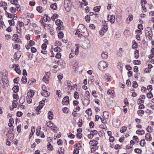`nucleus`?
I'll list each match as a JSON object with an SVG mask.
<instances>
[{
  "mask_svg": "<svg viewBox=\"0 0 154 154\" xmlns=\"http://www.w3.org/2000/svg\"><path fill=\"white\" fill-rule=\"evenodd\" d=\"M21 125H19L17 127V131L19 133L21 132Z\"/></svg>",
  "mask_w": 154,
  "mask_h": 154,
  "instance_id": "69168bd1",
  "label": "nucleus"
},
{
  "mask_svg": "<svg viewBox=\"0 0 154 154\" xmlns=\"http://www.w3.org/2000/svg\"><path fill=\"white\" fill-rule=\"evenodd\" d=\"M85 112L89 116H91L92 114V112L91 111V109L90 108L88 109H87L86 111Z\"/></svg>",
  "mask_w": 154,
  "mask_h": 154,
  "instance_id": "c756f323",
  "label": "nucleus"
},
{
  "mask_svg": "<svg viewBox=\"0 0 154 154\" xmlns=\"http://www.w3.org/2000/svg\"><path fill=\"white\" fill-rule=\"evenodd\" d=\"M137 103L138 104H143L144 101L140 99L138 100Z\"/></svg>",
  "mask_w": 154,
  "mask_h": 154,
  "instance_id": "e2e57ef3",
  "label": "nucleus"
},
{
  "mask_svg": "<svg viewBox=\"0 0 154 154\" xmlns=\"http://www.w3.org/2000/svg\"><path fill=\"white\" fill-rule=\"evenodd\" d=\"M136 133L138 134L143 135L144 134V131L143 130H137L136 131Z\"/></svg>",
  "mask_w": 154,
  "mask_h": 154,
  "instance_id": "f704fd0d",
  "label": "nucleus"
},
{
  "mask_svg": "<svg viewBox=\"0 0 154 154\" xmlns=\"http://www.w3.org/2000/svg\"><path fill=\"white\" fill-rule=\"evenodd\" d=\"M146 130L148 132L151 133L152 132L153 129L151 126H148Z\"/></svg>",
  "mask_w": 154,
  "mask_h": 154,
  "instance_id": "5701e85b",
  "label": "nucleus"
},
{
  "mask_svg": "<svg viewBox=\"0 0 154 154\" xmlns=\"http://www.w3.org/2000/svg\"><path fill=\"white\" fill-rule=\"evenodd\" d=\"M89 27L92 29H94L95 28V26L94 24H91L89 25Z\"/></svg>",
  "mask_w": 154,
  "mask_h": 154,
  "instance_id": "774afa93",
  "label": "nucleus"
},
{
  "mask_svg": "<svg viewBox=\"0 0 154 154\" xmlns=\"http://www.w3.org/2000/svg\"><path fill=\"white\" fill-rule=\"evenodd\" d=\"M133 19V16L132 15L130 14L128 15V16L127 19V21L129 20V21H131Z\"/></svg>",
  "mask_w": 154,
  "mask_h": 154,
  "instance_id": "72a5a7b5",
  "label": "nucleus"
},
{
  "mask_svg": "<svg viewBox=\"0 0 154 154\" xmlns=\"http://www.w3.org/2000/svg\"><path fill=\"white\" fill-rule=\"evenodd\" d=\"M6 77L4 75L3 73L0 72V81L2 80V81H6L7 82Z\"/></svg>",
  "mask_w": 154,
  "mask_h": 154,
  "instance_id": "9b49d317",
  "label": "nucleus"
},
{
  "mask_svg": "<svg viewBox=\"0 0 154 154\" xmlns=\"http://www.w3.org/2000/svg\"><path fill=\"white\" fill-rule=\"evenodd\" d=\"M64 7L67 11H69L71 10L72 8V4L71 2L68 0H65L64 4Z\"/></svg>",
  "mask_w": 154,
  "mask_h": 154,
  "instance_id": "39448f33",
  "label": "nucleus"
},
{
  "mask_svg": "<svg viewBox=\"0 0 154 154\" xmlns=\"http://www.w3.org/2000/svg\"><path fill=\"white\" fill-rule=\"evenodd\" d=\"M137 47V44L135 40L133 41V45L132 47L133 48L135 49Z\"/></svg>",
  "mask_w": 154,
  "mask_h": 154,
  "instance_id": "393cba45",
  "label": "nucleus"
},
{
  "mask_svg": "<svg viewBox=\"0 0 154 154\" xmlns=\"http://www.w3.org/2000/svg\"><path fill=\"white\" fill-rule=\"evenodd\" d=\"M18 38V35L16 34H14L13 36L12 40L14 41V42H15V41H16V40L17 39V38Z\"/></svg>",
  "mask_w": 154,
  "mask_h": 154,
  "instance_id": "3c124183",
  "label": "nucleus"
},
{
  "mask_svg": "<svg viewBox=\"0 0 154 154\" xmlns=\"http://www.w3.org/2000/svg\"><path fill=\"white\" fill-rule=\"evenodd\" d=\"M78 149V148H75L73 151V153L74 154H78L79 153V149Z\"/></svg>",
  "mask_w": 154,
  "mask_h": 154,
  "instance_id": "338daca9",
  "label": "nucleus"
},
{
  "mask_svg": "<svg viewBox=\"0 0 154 154\" xmlns=\"http://www.w3.org/2000/svg\"><path fill=\"white\" fill-rule=\"evenodd\" d=\"M48 118L50 120H52L53 118L54 115L53 113L52 112L49 111L48 112Z\"/></svg>",
  "mask_w": 154,
  "mask_h": 154,
  "instance_id": "412c9836",
  "label": "nucleus"
},
{
  "mask_svg": "<svg viewBox=\"0 0 154 154\" xmlns=\"http://www.w3.org/2000/svg\"><path fill=\"white\" fill-rule=\"evenodd\" d=\"M146 142L144 139L140 141V145L142 146H144Z\"/></svg>",
  "mask_w": 154,
  "mask_h": 154,
  "instance_id": "ea45409f",
  "label": "nucleus"
},
{
  "mask_svg": "<svg viewBox=\"0 0 154 154\" xmlns=\"http://www.w3.org/2000/svg\"><path fill=\"white\" fill-rule=\"evenodd\" d=\"M21 56V53L20 51H17L15 53L14 55V58L18 60Z\"/></svg>",
  "mask_w": 154,
  "mask_h": 154,
  "instance_id": "4468645a",
  "label": "nucleus"
},
{
  "mask_svg": "<svg viewBox=\"0 0 154 154\" xmlns=\"http://www.w3.org/2000/svg\"><path fill=\"white\" fill-rule=\"evenodd\" d=\"M133 87L134 88H136L138 86V84L136 81L133 82Z\"/></svg>",
  "mask_w": 154,
  "mask_h": 154,
  "instance_id": "603ef678",
  "label": "nucleus"
},
{
  "mask_svg": "<svg viewBox=\"0 0 154 154\" xmlns=\"http://www.w3.org/2000/svg\"><path fill=\"white\" fill-rule=\"evenodd\" d=\"M58 17V15L56 14H54L53 16L51 17V19L53 21H54Z\"/></svg>",
  "mask_w": 154,
  "mask_h": 154,
  "instance_id": "79ce46f5",
  "label": "nucleus"
},
{
  "mask_svg": "<svg viewBox=\"0 0 154 154\" xmlns=\"http://www.w3.org/2000/svg\"><path fill=\"white\" fill-rule=\"evenodd\" d=\"M16 8L14 7H11V11L12 13H15L17 11H19L20 10V6L19 5H17L15 6Z\"/></svg>",
  "mask_w": 154,
  "mask_h": 154,
  "instance_id": "6e6552de",
  "label": "nucleus"
},
{
  "mask_svg": "<svg viewBox=\"0 0 154 154\" xmlns=\"http://www.w3.org/2000/svg\"><path fill=\"white\" fill-rule=\"evenodd\" d=\"M144 113V111L143 110H138L137 111V114L140 116H142Z\"/></svg>",
  "mask_w": 154,
  "mask_h": 154,
  "instance_id": "e433bc0d",
  "label": "nucleus"
},
{
  "mask_svg": "<svg viewBox=\"0 0 154 154\" xmlns=\"http://www.w3.org/2000/svg\"><path fill=\"white\" fill-rule=\"evenodd\" d=\"M101 56L103 59H106L107 58V54L105 53H103L101 54Z\"/></svg>",
  "mask_w": 154,
  "mask_h": 154,
  "instance_id": "c9c22d12",
  "label": "nucleus"
},
{
  "mask_svg": "<svg viewBox=\"0 0 154 154\" xmlns=\"http://www.w3.org/2000/svg\"><path fill=\"white\" fill-rule=\"evenodd\" d=\"M81 98L82 100L83 104L85 106H87L90 103V99L86 98L84 96L81 97Z\"/></svg>",
  "mask_w": 154,
  "mask_h": 154,
  "instance_id": "423d86ee",
  "label": "nucleus"
},
{
  "mask_svg": "<svg viewBox=\"0 0 154 154\" xmlns=\"http://www.w3.org/2000/svg\"><path fill=\"white\" fill-rule=\"evenodd\" d=\"M107 67V63L104 61H101L98 63V68L101 71H103L106 70Z\"/></svg>",
  "mask_w": 154,
  "mask_h": 154,
  "instance_id": "f03ea898",
  "label": "nucleus"
},
{
  "mask_svg": "<svg viewBox=\"0 0 154 154\" xmlns=\"http://www.w3.org/2000/svg\"><path fill=\"white\" fill-rule=\"evenodd\" d=\"M78 44L75 45V47L74 51V54L76 55H77L79 53V47L78 46Z\"/></svg>",
  "mask_w": 154,
  "mask_h": 154,
  "instance_id": "aec40b11",
  "label": "nucleus"
},
{
  "mask_svg": "<svg viewBox=\"0 0 154 154\" xmlns=\"http://www.w3.org/2000/svg\"><path fill=\"white\" fill-rule=\"evenodd\" d=\"M47 46V45L45 43H44L42 45L41 47L42 49L44 50H46Z\"/></svg>",
  "mask_w": 154,
  "mask_h": 154,
  "instance_id": "0e129e2a",
  "label": "nucleus"
},
{
  "mask_svg": "<svg viewBox=\"0 0 154 154\" xmlns=\"http://www.w3.org/2000/svg\"><path fill=\"white\" fill-rule=\"evenodd\" d=\"M86 98L90 99V93L88 91H86L85 92V96Z\"/></svg>",
  "mask_w": 154,
  "mask_h": 154,
  "instance_id": "cd10ccee",
  "label": "nucleus"
},
{
  "mask_svg": "<svg viewBox=\"0 0 154 154\" xmlns=\"http://www.w3.org/2000/svg\"><path fill=\"white\" fill-rule=\"evenodd\" d=\"M8 22L10 26H13L14 25V19H12L11 20H9Z\"/></svg>",
  "mask_w": 154,
  "mask_h": 154,
  "instance_id": "58836bf2",
  "label": "nucleus"
},
{
  "mask_svg": "<svg viewBox=\"0 0 154 154\" xmlns=\"http://www.w3.org/2000/svg\"><path fill=\"white\" fill-rule=\"evenodd\" d=\"M100 8V6H96V7H95L94 8V10L96 12H98Z\"/></svg>",
  "mask_w": 154,
  "mask_h": 154,
  "instance_id": "a18cd8bd",
  "label": "nucleus"
},
{
  "mask_svg": "<svg viewBox=\"0 0 154 154\" xmlns=\"http://www.w3.org/2000/svg\"><path fill=\"white\" fill-rule=\"evenodd\" d=\"M135 152L137 153L140 154L142 152V150L139 149H134Z\"/></svg>",
  "mask_w": 154,
  "mask_h": 154,
  "instance_id": "4d7b16f0",
  "label": "nucleus"
},
{
  "mask_svg": "<svg viewBox=\"0 0 154 154\" xmlns=\"http://www.w3.org/2000/svg\"><path fill=\"white\" fill-rule=\"evenodd\" d=\"M74 97L75 98L76 100L79 98V94L77 91H75L74 93Z\"/></svg>",
  "mask_w": 154,
  "mask_h": 154,
  "instance_id": "bb28decb",
  "label": "nucleus"
},
{
  "mask_svg": "<svg viewBox=\"0 0 154 154\" xmlns=\"http://www.w3.org/2000/svg\"><path fill=\"white\" fill-rule=\"evenodd\" d=\"M127 130V127L126 126H123L122 127L121 129L120 130V132L122 133H123L124 132L126 131Z\"/></svg>",
  "mask_w": 154,
  "mask_h": 154,
  "instance_id": "4c0bfd02",
  "label": "nucleus"
},
{
  "mask_svg": "<svg viewBox=\"0 0 154 154\" xmlns=\"http://www.w3.org/2000/svg\"><path fill=\"white\" fill-rule=\"evenodd\" d=\"M46 124L48 127H49L51 128H52L53 129H54L53 128H57L55 125L53 123L51 122H47Z\"/></svg>",
  "mask_w": 154,
  "mask_h": 154,
  "instance_id": "ddd939ff",
  "label": "nucleus"
},
{
  "mask_svg": "<svg viewBox=\"0 0 154 154\" xmlns=\"http://www.w3.org/2000/svg\"><path fill=\"white\" fill-rule=\"evenodd\" d=\"M17 105V100H14L12 103V106L14 108H16Z\"/></svg>",
  "mask_w": 154,
  "mask_h": 154,
  "instance_id": "2f4dec72",
  "label": "nucleus"
},
{
  "mask_svg": "<svg viewBox=\"0 0 154 154\" xmlns=\"http://www.w3.org/2000/svg\"><path fill=\"white\" fill-rule=\"evenodd\" d=\"M113 125L115 127H119L120 124V121L119 120L116 119L113 123Z\"/></svg>",
  "mask_w": 154,
  "mask_h": 154,
  "instance_id": "dca6fc26",
  "label": "nucleus"
},
{
  "mask_svg": "<svg viewBox=\"0 0 154 154\" xmlns=\"http://www.w3.org/2000/svg\"><path fill=\"white\" fill-rule=\"evenodd\" d=\"M69 97L68 96L65 97L63 99L62 103L63 105H67L69 103Z\"/></svg>",
  "mask_w": 154,
  "mask_h": 154,
  "instance_id": "9d476101",
  "label": "nucleus"
},
{
  "mask_svg": "<svg viewBox=\"0 0 154 154\" xmlns=\"http://www.w3.org/2000/svg\"><path fill=\"white\" fill-rule=\"evenodd\" d=\"M108 29V27L106 25H104L102 29V30L104 31V32H106Z\"/></svg>",
  "mask_w": 154,
  "mask_h": 154,
  "instance_id": "37998d69",
  "label": "nucleus"
},
{
  "mask_svg": "<svg viewBox=\"0 0 154 154\" xmlns=\"http://www.w3.org/2000/svg\"><path fill=\"white\" fill-rule=\"evenodd\" d=\"M67 85L68 87L69 90H71L72 89V86L70 81H67Z\"/></svg>",
  "mask_w": 154,
  "mask_h": 154,
  "instance_id": "4be33fe9",
  "label": "nucleus"
},
{
  "mask_svg": "<svg viewBox=\"0 0 154 154\" xmlns=\"http://www.w3.org/2000/svg\"><path fill=\"white\" fill-rule=\"evenodd\" d=\"M12 67H15V70L16 72L19 74H21V71L20 69L19 66L18 64H14L12 66Z\"/></svg>",
  "mask_w": 154,
  "mask_h": 154,
  "instance_id": "1a4fd4ad",
  "label": "nucleus"
},
{
  "mask_svg": "<svg viewBox=\"0 0 154 154\" xmlns=\"http://www.w3.org/2000/svg\"><path fill=\"white\" fill-rule=\"evenodd\" d=\"M114 93V91L112 90H109L107 91V94L108 95H112Z\"/></svg>",
  "mask_w": 154,
  "mask_h": 154,
  "instance_id": "a19ab883",
  "label": "nucleus"
},
{
  "mask_svg": "<svg viewBox=\"0 0 154 154\" xmlns=\"http://www.w3.org/2000/svg\"><path fill=\"white\" fill-rule=\"evenodd\" d=\"M28 44L29 46L31 47L35 44V42L32 40H31L29 41Z\"/></svg>",
  "mask_w": 154,
  "mask_h": 154,
  "instance_id": "8fccbe9b",
  "label": "nucleus"
},
{
  "mask_svg": "<svg viewBox=\"0 0 154 154\" xmlns=\"http://www.w3.org/2000/svg\"><path fill=\"white\" fill-rule=\"evenodd\" d=\"M18 25L17 26H19L20 27H21L23 26L24 24L22 22H20V21H18Z\"/></svg>",
  "mask_w": 154,
  "mask_h": 154,
  "instance_id": "6e6d98bb",
  "label": "nucleus"
},
{
  "mask_svg": "<svg viewBox=\"0 0 154 154\" xmlns=\"http://www.w3.org/2000/svg\"><path fill=\"white\" fill-rule=\"evenodd\" d=\"M64 29V27L62 25H58V26L57 27V29L58 30H63Z\"/></svg>",
  "mask_w": 154,
  "mask_h": 154,
  "instance_id": "09e8293b",
  "label": "nucleus"
},
{
  "mask_svg": "<svg viewBox=\"0 0 154 154\" xmlns=\"http://www.w3.org/2000/svg\"><path fill=\"white\" fill-rule=\"evenodd\" d=\"M75 35L81 37L82 36L85 37H88L89 36L88 32L85 26L82 24H80L76 30Z\"/></svg>",
  "mask_w": 154,
  "mask_h": 154,
  "instance_id": "f257e3e1",
  "label": "nucleus"
},
{
  "mask_svg": "<svg viewBox=\"0 0 154 154\" xmlns=\"http://www.w3.org/2000/svg\"><path fill=\"white\" fill-rule=\"evenodd\" d=\"M11 2L12 4L15 5V6H16L17 5H19L17 4V1L15 0H11Z\"/></svg>",
  "mask_w": 154,
  "mask_h": 154,
  "instance_id": "de8ad7c7",
  "label": "nucleus"
},
{
  "mask_svg": "<svg viewBox=\"0 0 154 154\" xmlns=\"http://www.w3.org/2000/svg\"><path fill=\"white\" fill-rule=\"evenodd\" d=\"M0 4L3 7V8H4V10L5 11H6L7 8L6 7V6L7 5V3L5 2L2 1L0 2Z\"/></svg>",
  "mask_w": 154,
  "mask_h": 154,
  "instance_id": "6ab92c4d",
  "label": "nucleus"
},
{
  "mask_svg": "<svg viewBox=\"0 0 154 154\" xmlns=\"http://www.w3.org/2000/svg\"><path fill=\"white\" fill-rule=\"evenodd\" d=\"M139 57V51H138L136 50L134 52V58L136 59H137Z\"/></svg>",
  "mask_w": 154,
  "mask_h": 154,
  "instance_id": "7c9ffc66",
  "label": "nucleus"
},
{
  "mask_svg": "<svg viewBox=\"0 0 154 154\" xmlns=\"http://www.w3.org/2000/svg\"><path fill=\"white\" fill-rule=\"evenodd\" d=\"M146 3V0H141V4L143 11L144 12L146 11V8L145 7V5Z\"/></svg>",
  "mask_w": 154,
  "mask_h": 154,
  "instance_id": "f8f14e48",
  "label": "nucleus"
},
{
  "mask_svg": "<svg viewBox=\"0 0 154 154\" xmlns=\"http://www.w3.org/2000/svg\"><path fill=\"white\" fill-rule=\"evenodd\" d=\"M85 19L86 21H87L88 22H89L90 20V17L89 16L87 15L85 17Z\"/></svg>",
  "mask_w": 154,
  "mask_h": 154,
  "instance_id": "bf43d9fd",
  "label": "nucleus"
},
{
  "mask_svg": "<svg viewBox=\"0 0 154 154\" xmlns=\"http://www.w3.org/2000/svg\"><path fill=\"white\" fill-rule=\"evenodd\" d=\"M41 129V127L40 126H39L38 127L37 129V132L36 133V134L37 136H40V132H38V131H40Z\"/></svg>",
  "mask_w": 154,
  "mask_h": 154,
  "instance_id": "864d4df0",
  "label": "nucleus"
},
{
  "mask_svg": "<svg viewBox=\"0 0 154 154\" xmlns=\"http://www.w3.org/2000/svg\"><path fill=\"white\" fill-rule=\"evenodd\" d=\"M63 34L62 32H60L58 34V37L60 38H62L63 37Z\"/></svg>",
  "mask_w": 154,
  "mask_h": 154,
  "instance_id": "c03bdc74",
  "label": "nucleus"
},
{
  "mask_svg": "<svg viewBox=\"0 0 154 154\" xmlns=\"http://www.w3.org/2000/svg\"><path fill=\"white\" fill-rule=\"evenodd\" d=\"M64 149L62 147L60 148L58 151V152L60 154H64Z\"/></svg>",
  "mask_w": 154,
  "mask_h": 154,
  "instance_id": "c85d7f7f",
  "label": "nucleus"
},
{
  "mask_svg": "<svg viewBox=\"0 0 154 154\" xmlns=\"http://www.w3.org/2000/svg\"><path fill=\"white\" fill-rule=\"evenodd\" d=\"M12 90L14 93L17 92L19 90V87L17 86H15L12 88Z\"/></svg>",
  "mask_w": 154,
  "mask_h": 154,
  "instance_id": "a878e982",
  "label": "nucleus"
},
{
  "mask_svg": "<svg viewBox=\"0 0 154 154\" xmlns=\"http://www.w3.org/2000/svg\"><path fill=\"white\" fill-rule=\"evenodd\" d=\"M50 7L53 10H56L57 9V5L56 3H54L51 5Z\"/></svg>",
  "mask_w": 154,
  "mask_h": 154,
  "instance_id": "b1692460",
  "label": "nucleus"
},
{
  "mask_svg": "<svg viewBox=\"0 0 154 154\" xmlns=\"http://www.w3.org/2000/svg\"><path fill=\"white\" fill-rule=\"evenodd\" d=\"M145 34L147 38L151 40L152 39V32L150 28H147L145 30Z\"/></svg>",
  "mask_w": 154,
  "mask_h": 154,
  "instance_id": "20e7f679",
  "label": "nucleus"
},
{
  "mask_svg": "<svg viewBox=\"0 0 154 154\" xmlns=\"http://www.w3.org/2000/svg\"><path fill=\"white\" fill-rule=\"evenodd\" d=\"M73 69H75L78 67V63L77 62H75L73 65Z\"/></svg>",
  "mask_w": 154,
  "mask_h": 154,
  "instance_id": "5fc2aeb1",
  "label": "nucleus"
},
{
  "mask_svg": "<svg viewBox=\"0 0 154 154\" xmlns=\"http://www.w3.org/2000/svg\"><path fill=\"white\" fill-rule=\"evenodd\" d=\"M41 94L43 96L45 97L49 96L50 95V93L47 91H42Z\"/></svg>",
  "mask_w": 154,
  "mask_h": 154,
  "instance_id": "2eb2a0df",
  "label": "nucleus"
},
{
  "mask_svg": "<svg viewBox=\"0 0 154 154\" xmlns=\"http://www.w3.org/2000/svg\"><path fill=\"white\" fill-rule=\"evenodd\" d=\"M54 51L56 52H60L61 49L59 47H57L54 49Z\"/></svg>",
  "mask_w": 154,
  "mask_h": 154,
  "instance_id": "052dcab7",
  "label": "nucleus"
},
{
  "mask_svg": "<svg viewBox=\"0 0 154 154\" xmlns=\"http://www.w3.org/2000/svg\"><path fill=\"white\" fill-rule=\"evenodd\" d=\"M34 94V92L33 90L29 91L27 93V96L26 97V100L27 102L29 103H30L32 102L31 98L32 97Z\"/></svg>",
  "mask_w": 154,
  "mask_h": 154,
  "instance_id": "7ed1b4c3",
  "label": "nucleus"
},
{
  "mask_svg": "<svg viewBox=\"0 0 154 154\" xmlns=\"http://www.w3.org/2000/svg\"><path fill=\"white\" fill-rule=\"evenodd\" d=\"M147 97L149 98H152L153 95L150 92V93L147 94Z\"/></svg>",
  "mask_w": 154,
  "mask_h": 154,
  "instance_id": "680f3d73",
  "label": "nucleus"
},
{
  "mask_svg": "<svg viewBox=\"0 0 154 154\" xmlns=\"http://www.w3.org/2000/svg\"><path fill=\"white\" fill-rule=\"evenodd\" d=\"M35 80L33 79H31L29 80L28 81V83L30 85H32L33 84V83L35 82Z\"/></svg>",
  "mask_w": 154,
  "mask_h": 154,
  "instance_id": "49530a36",
  "label": "nucleus"
},
{
  "mask_svg": "<svg viewBox=\"0 0 154 154\" xmlns=\"http://www.w3.org/2000/svg\"><path fill=\"white\" fill-rule=\"evenodd\" d=\"M145 139L147 141H150L152 140V137L150 133H147L145 135Z\"/></svg>",
  "mask_w": 154,
  "mask_h": 154,
  "instance_id": "f3484780",
  "label": "nucleus"
},
{
  "mask_svg": "<svg viewBox=\"0 0 154 154\" xmlns=\"http://www.w3.org/2000/svg\"><path fill=\"white\" fill-rule=\"evenodd\" d=\"M55 23L56 25L62 26L63 24V22L60 20L57 19Z\"/></svg>",
  "mask_w": 154,
  "mask_h": 154,
  "instance_id": "473e14b6",
  "label": "nucleus"
},
{
  "mask_svg": "<svg viewBox=\"0 0 154 154\" xmlns=\"http://www.w3.org/2000/svg\"><path fill=\"white\" fill-rule=\"evenodd\" d=\"M108 19L109 20L110 23H114L115 21V17L113 15H108L107 16Z\"/></svg>",
  "mask_w": 154,
  "mask_h": 154,
  "instance_id": "0eeeda50",
  "label": "nucleus"
},
{
  "mask_svg": "<svg viewBox=\"0 0 154 154\" xmlns=\"http://www.w3.org/2000/svg\"><path fill=\"white\" fill-rule=\"evenodd\" d=\"M36 10L39 12L41 13L42 12V8L40 6H38L37 7Z\"/></svg>",
  "mask_w": 154,
  "mask_h": 154,
  "instance_id": "13d9d810",
  "label": "nucleus"
},
{
  "mask_svg": "<svg viewBox=\"0 0 154 154\" xmlns=\"http://www.w3.org/2000/svg\"><path fill=\"white\" fill-rule=\"evenodd\" d=\"M89 144L91 146H96L97 145L98 142L95 140H93L90 141Z\"/></svg>",
  "mask_w": 154,
  "mask_h": 154,
  "instance_id": "a211bd4d",
  "label": "nucleus"
}]
</instances>
